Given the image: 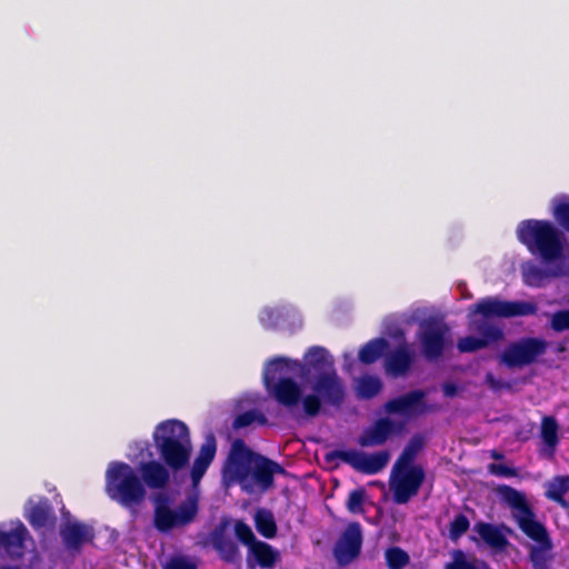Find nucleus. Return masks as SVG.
Returning <instances> with one entry per match:
<instances>
[{"label":"nucleus","instance_id":"32","mask_svg":"<svg viewBox=\"0 0 569 569\" xmlns=\"http://www.w3.org/2000/svg\"><path fill=\"white\" fill-rule=\"evenodd\" d=\"M254 526L257 531L267 539H272L277 535V523L273 513L266 508H260L256 511Z\"/></svg>","mask_w":569,"mask_h":569},{"label":"nucleus","instance_id":"49","mask_svg":"<svg viewBox=\"0 0 569 569\" xmlns=\"http://www.w3.org/2000/svg\"><path fill=\"white\" fill-rule=\"evenodd\" d=\"M0 569H20V568L17 566H3Z\"/></svg>","mask_w":569,"mask_h":569},{"label":"nucleus","instance_id":"47","mask_svg":"<svg viewBox=\"0 0 569 569\" xmlns=\"http://www.w3.org/2000/svg\"><path fill=\"white\" fill-rule=\"evenodd\" d=\"M442 391L446 397H455L458 392V388L456 385L451 382L443 383Z\"/></svg>","mask_w":569,"mask_h":569},{"label":"nucleus","instance_id":"25","mask_svg":"<svg viewBox=\"0 0 569 569\" xmlns=\"http://www.w3.org/2000/svg\"><path fill=\"white\" fill-rule=\"evenodd\" d=\"M217 451V443L213 436H210L201 445L198 456L196 457L193 465L190 470V477L192 483L196 486L200 482L212 460L214 459Z\"/></svg>","mask_w":569,"mask_h":569},{"label":"nucleus","instance_id":"19","mask_svg":"<svg viewBox=\"0 0 569 569\" xmlns=\"http://www.w3.org/2000/svg\"><path fill=\"white\" fill-rule=\"evenodd\" d=\"M415 362V352L407 342L399 345L385 357V370L392 377L406 376Z\"/></svg>","mask_w":569,"mask_h":569},{"label":"nucleus","instance_id":"46","mask_svg":"<svg viewBox=\"0 0 569 569\" xmlns=\"http://www.w3.org/2000/svg\"><path fill=\"white\" fill-rule=\"evenodd\" d=\"M445 569H478L477 566L460 556L446 565Z\"/></svg>","mask_w":569,"mask_h":569},{"label":"nucleus","instance_id":"28","mask_svg":"<svg viewBox=\"0 0 569 569\" xmlns=\"http://www.w3.org/2000/svg\"><path fill=\"white\" fill-rule=\"evenodd\" d=\"M480 538L491 548L503 550L509 541L505 533L495 525L488 522H478L475 526Z\"/></svg>","mask_w":569,"mask_h":569},{"label":"nucleus","instance_id":"34","mask_svg":"<svg viewBox=\"0 0 569 569\" xmlns=\"http://www.w3.org/2000/svg\"><path fill=\"white\" fill-rule=\"evenodd\" d=\"M569 491V476H557L550 482L547 497L552 501L565 505L563 496Z\"/></svg>","mask_w":569,"mask_h":569},{"label":"nucleus","instance_id":"11","mask_svg":"<svg viewBox=\"0 0 569 569\" xmlns=\"http://www.w3.org/2000/svg\"><path fill=\"white\" fill-rule=\"evenodd\" d=\"M548 342L538 337H522L509 342L499 356L508 369H521L533 363L547 352Z\"/></svg>","mask_w":569,"mask_h":569},{"label":"nucleus","instance_id":"20","mask_svg":"<svg viewBox=\"0 0 569 569\" xmlns=\"http://www.w3.org/2000/svg\"><path fill=\"white\" fill-rule=\"evenodd\" d=\"M331 370L336 369L333 367V359L328 350L320 346H312L305 353V363L301 362V367H298L297 372L300 376H306L313 371L318 376Z\"/></svg>","mask_w":569,"mask_h":569},{"label":"nucleus","instance_id":"14","mask_svg":"<svg viewBox=\"0 0 569 569\" xmlns=\"http://www.w3.org/2000/svg\"><path fill=\"white\" fill-rule=\"evenodd\" d=\"M398 470L399 473L390 481L392 500L397 505H406L418 495L426 473L421 466H409Z\"/></svg>","mask_w":569,"mask_h":569},{"label":"nucleus","instance_id":"48","mask_svg":"<svg viewBox=\"0 0 569 569\" xmlns=\"http://www.w3.org/2000/svg\"><path fill=\"white\" fill-rule=\"evenodd\" d=\"M490 456L496 460L503 459V455L501 452H498L497 450H492Z\"/></svg>","mask_w":569,"mask_h":569},{"label":"nucleus","instance_id":"2","mask_svg":"<svg viewBox=\"0 0 569 569\" xmlns=\"http://www.w3.org/2000/svg\"><path fill=\"white\" fill-rule=\"evenodd\" d=\"M301 367L299 360L286 357H276L267 362L263 369V385L269 395L281 406L292 409L302 403V389L300 385L288 377L296 373Z\"/></svg>","mask_w":569,"mask_h":569},{"label":"nucleus","instance_id":"1","mask_svg":"<svg viewBox=\"0 0 569 569\" xmlns=\"http://www.w3.org/2000/svg\"><path fill=\"white\" fill-rule=\"evenodd\" d=\"M516 233L528 251L546 263L556 262L563 257L566 234L549 220H523L518 224Z\"/></svg>","mask_w":569,"mask_h":569},{"label":"nucleus","instance_id":"31","mask_svg":"<svg viewBox=\"0 0 569 569\" xmlns=\"http://www.w3.org/2000/svg\"><path fill=\"white\" fill-rule=\"evenodd\" d=\"M423 446V436L420 433L413 435L398 457L395 463V469H402L408 468L409 466H413L412 462L415 461L418 453L422 450Z\"/></svg>","mask_w":569,"mask_h":569},{"label":"nucleus","instance_id":"29","mask_svg":"<svg viewBox=\"0 0 569 569\" xmlns=\"http://www.w3.org/2000/svg\"><path fill=\"white\" fill-rule=\"evenodd\" d=\"M562 274L560 269L547 270L537 264L530 263L522 269V279L523 282L533 288L543 287L546 281L550 277H559Z\"/></svg>","mask_w":569,"mask_h":569},{"label":"nucleus","instance_id":"40","mask_svg":"<svg viewBox=\"0 0 569 569\" xmlns=\"http://www.w3.org/2000/svg\"><path fill=\"white\" fill-rule=\"evenodd\" d=\"M234 535L239 541L251 548L258 540L251 529V527L242 520H238L234 523Z\"/></svg>","mask_w":569,"mask_h":569},{"label":"nucleus","instance_id":"24","mask_svg":"<svg viewBox=\"0 0 569 569\" xmlns=\"http://www.w3.org/2000/svg\"><path fill=\"white\" fill-rule=\"evenodd\" d=\"M279 560V551L271 545L259 540L249 548L247 565L249 568H254V565H258L264 569H273Z\"/></svg>","mask_w":569,"mask_h":569},{"label":"nucleus","instance_id":"21","mask_svg":"<svg viewBox=\"0 0 569 569\" xmlns=\"http://www.w3.org/2000/svg\"><path fill=\"white\" fill-rule=\"evenodd\" d=\"M64 547L70 551L79 552L86 542H92L94 530L91 526L82 522H69L60 529Z\"/></svg>","mask_w":569,"mask_h":569},{"label":"nucleus","instance_id":"23","mask_svg":"<svg viewBox=\"0 0 569 569\" xmlns=\"http://www.w3.org/2000/svg\"><path fill=\"white\" fill-rule=\"evenodd\" d=\"M427 393L423 390H412L402 396L390 399L385 405L388 413L409 415L423 406Z\"/></svg>","mask_w":569,"mask_h":569},{"label":"nucleus","instance_id":"38","mask_svg":"<svg viewBox=\"0 0 569 569\" xmlns=\"http://www.w3.org/2000/svg\"><path fill=\"white\" fill-rule=\"evenodd\" d=\"M386 562L389 569H402L409 563V556L399 547H390L386 550Z\"/></svg>","mask_w":569,"mask_h":569},{"label":"nucleus","instance_id":"7","mask_svg":"<svg viewBox=\"0 0 569 569\" xmlns=\"http://www.w3.org/2000/svg\"><path fill=\"white\" fill-rule=\"evenodd\" d=\"M153 526L162 533L190 525L196 519L199 510L196 496H188L176 510L170 508V498L167 493H158L153 498Z\"/></svg>","mask_w":569,"mask_h":569},{"label":"nucleus","instance_id":"17","mask_svg":"<svg viewBox=\"0 0 569 569\" xmlns=\"http://www.w3.org/2000/svg\"><path fill=\"white\" fill-rule=\"evenodd\" d=\"M284 468L277 461L257 453L250 473V482L252 481L263 492L274 486V475H284Z\"/></svg>","mask_w":569,"mask_h":569},{"label":"nucleus","instance_id":"18","mask_svg":"<svg viewBox=\"0 0 569 569\" xmlns=\"http://www.w3.org/2000/svg\"><path fill=\"white\" fill-rule=\"evenodd\" d=\"M228 527V520L220 521L210 532V541L221 560L237 563L240 560V551L237 542L227 535Z\"/></svg>","mask_w":569,"mask_h":569},{"label":"nucleus","instance_id":"35","mask_svg":"<svg viewBox=\"0 0 569 569\" xmlns=\"http://www.w3.org/2000/svg\"><path fill=\"white\" fill-rule=\"evenodd\" d=\"M267 421L268 420L262 412H260L256 409H251V410H247L244 412L239 413L234 418V420L232 422V427H233V429L238 430V429L247 428L254 422H257L260 426H263L267 423Z\"/></svg>","mask_w":569,"mask_h":569},{"label":"nucleus","instance_id":"26","mask_svg":"<svg viewBox=\"0 0 569 569\" xmlns=\"http://www.w3.org/2000/svg\"><path fill=\"white\" fill-rule=\"evenodd\" d=\"M141 480L152 489L164 488L170 480L169 470L159 461H147L140 465Z\"/></svg>","mask_w":569,"mask_h":569},{"label":"nucleus","instance_id":"13","mask_svg":"<svg viewBox=\"0 0 569 569\" xmlns=\"http://www.w3.org/2000/svg\"><path fill=\"white\" fill-rule=\"evenodd\" d=\"M468 330L478 333L479 337L466 336L460 338L457 348L461 353L476 352L505 338V332L500 327L472 316L468 318Z\"/></svg>","mask_w":569,"mask_h":569},{"label":"nucleus","instance_id":"15","mask_svg":"<svg viewBox=\"0 0 569 569\" xmlns=\"http://www.w3.org/2000/svg\"><path fill=\"white\" fill-rule=\"evenodd\" d=\"M362 530L359 522H350L333 547V557L338 565L347 566L357 559L362 548Z\"/></svg>","mask_w":569,"mask_h":569},{"label":"nucleus","instance_id":"36","mask_svg":"<svg viewBox=\"0 0 569 569\" xmlns=\"http://www.w3.org/2000/svg\"><path fill=\"white\" fill-rule=\"evenodd\" d=\"M541 438L543 442L553 449L558 445V423L551 416H546L541 421Z\"/></svg>","mask_w":569,"mask_h":569},{"label":"nucleus","instance_id":"30","mask_svg":"<svg viewBox=\"0 0 569 569\" xmlns=\"http://www.w3.org/2000/svg\"><path fill=\"white\" fill-rule=\"evenodd\" d=\"M389 348V342L385 338H375L365 343L359 350V361L365 365L375 363Z\"/></svg>","mask_w":569,"mask_h":569},{"label":"nucleus","instance_id":"3","mask_svg":"<svg viewBox=\"0 0 569 569\" xmlns=\"http://www.w3.org/2000/svg\"><path fill=\"white\" fill-rule=\"evenodd\" d=\"M153 441L161 459L171 470L179 471L188 466L192 446L184 422L177 419L160 422L153 432Z\"/></svg>","mask_w":569,"mask_h":569},{"label":"nucleus","instance_id":"37","mask_svg":"<svg viewBox=\"0 0 569 569\" xmlns=\"http://www.w3.org/2000/svg\"><path fill=\"white\" fill-rule=\"evenodd\" d=\"M367 497V491L363 487H359L349 492L346 507L352 515L363 513V503Z\"/></svg>","mask_w":569,"mask_h":569},{"label":"nucleus","instance_id":"41","mask_svg":"<svg viewBox=\"0 0 569 569\" xmlns=\"http://www.w3.org/2000/svg\"><path fill=\"white\" fill-rule=\"evenodd\" d=\"M552 213L559 226L569 232V200L557 202Z\"/></svg>","mask_w":569,"mask_h":569},{"label":"nucleus","instance_id":"44","mask_svg":"<svg viewBox=\"0 0 569 569\" xmlns=\"http://www.w3.org/2000/svg\"><path fill=\"white\" fill-rule=\"evenodd\" d=\"M163 569H197V565L184 557L171 558Z\"/></svg>","mask_w":569,"mask_h":569},{"label":"nucleus","instance_id":"9","mask_svg":"<svg viewBox=\"0 0 569 569\" xmlns=\"http://www.w3.org/2000/svg\"><path fill=\"white\" fill-rule=\"evenodd\" d=\"M416 338L423 358L436 361L451 343L450 327L443 319L431 316L419 321Z\"/></svg>","mask_w":569,"mask_h":569},{"label":"nucleus","instance_id":"4","mask_svg":"<svg viewBox=\"0 0 569 569\" xmlns=\"http://www.w3.org/2000/svg\"><path fill=\"white\" fill-rule=\"evenodd\" d=\"M106 493L126 509L139 507L147 496L144 483L128 463L113 461L106 471Z\"/></svg>","mask_w":569,"mask_h":569},{"label":"nucleus","instance_id":"5","mask_svg":"<svg viewBox=\"0 0 569 569\" xmlns=\"http://www.w3.org/2000/svg\"><path fill=\"white\" fill-rule=\"evenodd\" d=\"M312 392L302 399L303 413L315 418L321 413L322 405L340 408L346 399V387L336 370L316 376Z\"/></svg>","mask_w":569,"mask_h":569},{"label":"nucleus","instance_id":"43","mask_svg":"<svg viewBox=\"0 0 569 569\" xmlns=\"http://www.w3.org/2000/svg\"><path fill=\"white\" fill-rule=\"evenodd\" d=\"M488 471L497 477L513 478L518 476V470L502 463H490Z\"/></svg>","mask_w":569,"mask_h":569},{"label":"nucleus","instance_id":"22","mask_svg":"<svg viewBox=\"0 0 569 569\" xmlns=\"http://www.w3.org/2000/svg\"><path fill=\"white\" fill-rule=\"evenodd\" d=\"M395 431L396 426L391 419L379 418L362 431L357 442L362 448L382 446Z\"/></svg>","mask_w":569,"mask_h":569},{"label":"nucleus","instance_id":"10","mask_svg":"<svg viewBox=\"0 0 569 569\" xmlns=\"http://www.w3.org/2000/svg\"><path fill=\"white\" fill-rule=\"evenodd\" d=\"M537 311V305L530 301H507L498 297H486L469 307L468 318L472 316L489 322L492 318L533 316Z\"/></svg>","mask_w":569,"mask_h":569},{"label":"nucleus","instance_id":"8","mask_svg":"<svg viewBox=\"0 0 569 569\" xmlns=\"http://www.w3.org/2000/svg\"><path fill=\"white\" fill-rule=\"evenodd\" d=\"M257 452L247 447L242 439H236L231 443L230 451L222 467V479L226 486L236 483L248 493L253 491V485L250 482L252 463Z\"/></svg>","mask_w":569,"mask_h":569},{"label":"nucleus","instance_id":"16","mask_svg":"<svg viewBox=\"0 0 569 569\" xmlns=\"http://www.w3.org/2000/svg\"><path fill=\"white\" fill-rule=\"evenodd\" d=\"M28 540L33 541L29 530L20 520L12 522L10 530H0V548L12 560H20L24 557Z\"/></svg>","mask_w":569,"mask_h":569},{"label":"nucleus","instance_id":"39","mask_svg":"<svg viewBox=\"0 0 569 569\" xmlns=\"http://www.w3.org/2000/svg\"><path fill=\"white\" fill-rule=\"evenodd\" d=\"M469 527H470V521L466 515H463V513L456 515L449 525L450 539L458 540L460 537H462L468 531Z\"/></svg>","mask_w":569,"mask_h":569},{"label":"nucleus","instance_id":"42","mask_svg":"<svg viewBox=\"0 0 569 569\" xmlns=\"http://www.w3.org/2000/svg\"><path fill=\"white\" fill-rule=\"evenodd\" d=\"M550 327L556 332L569 330V309L556 311L551 316Z\"/></svg>","mask_w":569,"mask_h":569},{"label":"nucleus","instance_id":"6","mask_svg":"<svg viewBox=\"0 0 569 569\" xmlns=\"http://www.w3.org/2000/svg\"><path fill=\"white\" fill-rule=\"evenodd\" d=\"M498 493L503 502L512 509V516L519 529L542 547H549L550 539L547 529L541 522L536 520L535 512L528 503L525 493L507 485L500 486Z\"/></svg>","mask_w":569,"mask_h":569},{"label":"nucleus","instance_id":"33","mask_svg":"<svg viewBox=\"0 0 569 569\" xmlns=\"http://www.w3.org/2000/svg\"><path fill=\"white\" fill-rule=\"evenodd\" d=\"M382 389L381 380L376 376L365 375L357 381V396L360 399H372Z\"/></svg>","mask_w":569,"mask_h":569},{"label":"nucleus","instance_id":"27","mask_svg":"<svg viewBox=\"0 0 569 569\" xmlns=\"http://www.w3.org/2000/svg\"><path fill=\"white\" fill-rule=\"evenodd\" d=\"M26 518L34 530L52 527L57 521L54 511L47 498H42L32 505Z\"/></svg>","mask_w":569,"mask_h":569},{"label":"nucleus","instance_id":"12","mask_svg":"<svg viewBox=\"0 0 569 569\" xmlns=\"http://www.w3.org/2000/svg\"><path fill=\"white\" fill-rule=\"evenodd\" d=\"M390 453L387 450L378 451L372 455H366L352 449H335L328 451L325 455V460L327 462L340 460L352 467L355 470L366 475H376L380 472L388 465Z\"/></svg>","mask_w":569,"mask_h":569},{"label":"nucleus","instance_id":"45","mask_svg":"<svg viewBox=\"0 0 569 569\" xmlns=\"http://www.w3.org/2000/svg\"><path fill=\"white\" fill-rule=\"evenodd\" d=\"M485 381L488 385V387L493 391H500L502 389H510L511 385L510 382L502 381L500 379H497L493 373L487 372L485 377Z\"/></svg>","mask_w":569,"mask_h":569}]
</instances>
